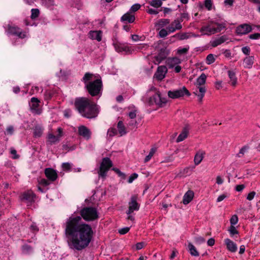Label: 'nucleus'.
<instances>
[{
	"label": "nucleus",
	"mask_w": 260,
	"mask_h": 260,
	"mask_svg": "<svg viewBox=\"0 0 260 260\" xmlns=\"http://www.w3.org/2000/svg\"><path fill=\"white\" fill-rule=\"evenodd\" d=\"M81 221L80 216H71L66 223V235L71 237V245L78 250H82L89 245L93 234L91 227L87 224H80Z\"/></svg>",
	"instance_id": "f257e3e1"
},
{
	"label": "nucleus",
	"mask_w": 260,
	"mask_h": 260,
	"mask_svg": "<svg viewBox=\"0 0 260 260\" xmlns=\"http://www.w3.org/2000/svg\"><path fill=\"white\" fill-rule=\"evenodd\" d=\"M74 105L79 113L87 118H95L98 114L96 105L87 98H76Z\"/></svg>",
	"instance_id": "f03ea898"
},
{
	"label": "nucleus",
	"mask_w": 260,
	"mask_h": 260,
	"mask_svg": "<svg viewBox=\"0 0 260 260\" xmlns=\"http://www.w3.org/2000/svg\"><path fill=\"white\" fill-rule=\"evenodd\" d=\"M144 99L150 105L155 104L159 107H163L167 103V99L162 97L160 93L153 87L147 91Z\"/></svg>",
	"instance_id": "7ed1b4c3"
},
{
	"label": "nucleus",
	"mask_w": 260,
	"mask_h": 260,
	"mask_svg": "<svg viewBox=\"0 0 260 260\" xmlns=\"http://www.w3.org/2000/svg\"><path fill=\"white\" fill-rule=\"evenodd\" d=\"M102 82L101 79H97L93 81L89 82L85 85L88 92L92 96L99 95L102 89Z\"/></svg>",
	"instance_id": "20e7f679"
},
{
	"label": "nucleus",
	"mask_w": 260,
	"mask_h": 260,
	"mask_svg": "<svg viewBox=\"0 0 260 260\" xmlns=\"http://www.w3.org/2000/svg\"><path fill=\"white\" fill-rule=\"evenodd\" d=\"M81 217L87 221H93L99 218L98 211L95 208L85 207L80 211Z\"/></svg>",
	"instance_id": "39448f33"
},
{
	"label": "nucleus",
	"mask_w": 260,
	"mask_h": 260,
	"mask_svg": "<svg viewBox=\"0 0 260 260\" xmlns=\"http://www.w3.org/2000/svg\"><path fill=\"white\" fill-rule=\"evenodd\" d=\"M112 162L108 157L103 158L101 163L100 169L98 172L99 176L105 178L107 175V173L112 166Z\"/></svg>",
	"instance_id": "423d86ee"
},
{
	"label": "nucleus",
	"mask_w": 260,
	"mask_h": 260,
	"mask_svg": "<svg viewBox=\"0 0 260 260\" xmlns=\"http://www.w3.org/2000/svg\"><path fill=\"white\" fill-rule=\"evenodd\" d=\"M185 94L188 96L190 95V93L185 87H183L181 88L174 90H169L168 92V95L171 99H177L183 96Z\"/></svg>",
	"instance_id": "0eeeda50"
},
{
	"label": "nucleus",
	"mask_w": 260,
	"mask_h": 260,
	"mask_svg": "<svg viewBox=\"0 0 260 260\" xmlns=\"http://www.w3.org/2000/svg\"><path fill=\"white\" fill-rule=\"evenodd\" d=\"M168 69L165 66H158L153 75V78L157 81H161L165 78Z\"/></svg>",
	"instance_id": "6e6552de"
},
{
	"label": "nucleus",
	"mask_w": 260,
	"mask_h": 260,
	"mask_svg": "<svg viewBox=\"0 0 260 260\" xmlns=\"http://www.w3.org/2000/svg\"><path fill=\"white\" fill-rule=\"evenodd\" d=\"M128 210L126 212L127 214H131L134 211H138L139 209V204L137 202V196H133L131 198V201L128 203Z\"/></svg>",
	"instance_id": "1a4fd4ad"
},
{
	"label": "nucleus",
	"mask_w": 260,
	"mask_h": 260,
	"mask_svg": "<svg viewBox=\"0 0 260 260\" xmlns=\"http://www.w3.org/2000/svg\"><path fill=\"white\" fill-rule=\"evenodd\" d=\"M8 33L16 36L19 38L24 39L26 37V34L17 26L9 25L8 29Z\"/></svg>",
	"instance_id": "9d476101"
},
{
	"label": "nucleus",
	"mask_w": 260,
	"mask_h": 260,
	"mask_svg": "<svg viewBox=\"0 0 260 260\" xmlns=\"http://www.w3.org/2000/svg\"><path fill=\"white\" fill-rule=\"evenodd\" d=\"M251 30V25L248 24H243L237 27L236 31L238 35H243L250 32Z\"/></svg>",
	"instance_id": "9b49d317"
},
{
	"label": "nucleus",
	"mask_w": 260,
	"mask_h": 260,
	"mask_svg": "<svg viewBox=\"0 0 260 260\" xmlns=\"http://www.w3.org/2000/svg\"><path fill=\"white\" fill-rule=\"evenodd\" d=\"M40 103V101L37 98L33 97L31 99L29 106L32 113L37 114L41 113V111L38 109Z\"/></svg>",
	"instance_id": "f8f14e48"
},
{
	"label": "nucleus",
	"mask_w": 260,
	"mask_h": 260,
	"mask_svg": "<svg viewBox=\"0 0 260 260\" xmlns=\"http://www.w3.org/2000/svg\"><path fill=\"white\" fill-rule=\"evenodd\" d=\"M35 194L31 190H28L23 192L21 196V200L29 203L35 201Z\"/></svg>",
	"instance_id": "ddd939ff"
},
{
	"label": "nucleus",
	"mask_w": 260,
	"mask_h": 260,
	"mask_svg": "<svg viewBox=\"0 0 260 260\" xmlns=\"http://www.w3.org/2000/svg\"><path fill=\"white\" fill-rule=\"evenodd\" d=\"M211 24H209L207 25L203 26L200 29V32L203 35H211L216 34L215 27L211 25Z\"/></svg>",
	"instance_id": "4468645a"
},
{
	"label": "nucleus",
	"mask_w": 260,
	"mask_h": 260,
	"mask_svg": "<svg viewBox=\"0 0 260 260\" xmlns=\"http://www.w3.org/2000/svg\"><path fill=\"white\" fill-rule=\"evenodd\" d=\"M78 134L86 140H89L91 137V132L86 126L81 125L78 127Z\"/></svg>",
	"instance_id": "2eb2a0df"
},
{
	"label": "nucleus",
	"mask_w": 260,
	"mask_h": 260,
	"mask_svg": "<svg viewBox=\"0 0 260 260\" xmlns=\"http://www.w3.org/2000/svg\"><path fill=\"white\" fill-rule=\"evenodd\" d=\"M197 89L193 92L198 98L199 102H202L203 99L205 95L206 89L205 86L196 85Z\"/></svg>",
	"instance_id": "dca6fc26"
},
{
	"label": "nucleus",
	"mask_w": 260,
	"mask_h": 260,
	"mask_svg": "<svg viewBox=\"0 0 260 260\" xmlns=\"http://www.w3.org/2000/svg\"><path fill=\"white\" fill-rule=\"evenodd\" d=\"M46 177L50 181H54L57 178L56 172L52 168L45 169L44 171Z\"/></svg>",
	"instance_id": "f3484780"
},
{
	"label": "nucleus",
	"mask_w": 260,
	"mask_h": 260,
	"mask_svg": "<svg viewBox=\"0 0 260 260\" xmlns=\"http://www.w3.org/2000/svg\"><path fill=\"white\" fill-rule=\"evenodd\" d=\"M182 26L181 24V21L178 19H175L173 21L171 25L167 28L169 32H174L176 30H180Z\"/></svg>",
	"instance_id": "a211bd4d"
},
{
	"label": "nucleus",
	"mask_w": 260,
	"mask_h": 260,
	"mask_svg": "<svg viewBox=\"0 0 260 260\" xmlns=\"http://www.w3.org/2000/svg\"><path fill=\"white\" fill-rule=\"evenodd\" d=\"M88 37L92 40H96L100 42L102 38V31L101 30H91L89 32Z\"/></svg>",
	"instance_id": "6ab92c4d"
},
{
	"label": "nucleus",
	"mask_w": 260,
	"mask_h": 260,
	"mask_svg": "<svg viewBox=\"0 0 260 260\" xmlns=\"http://www.w3.org/2000/svg\"><path fill=\"white\" fill-rule=\"evenodd\" d=\"M180 59L178 57L169 58L166 61V64L170 69H172L176 66L179 64L181 63Z\"/></svg>",
	"instance_id": "aec40b11"
},
{
	"label": "nucleus",
	"mask_w": 260,
	"mask_h": 260,
	"mask_svg": "<svg viewBox=\"0 0 260 260\" xmlns=\"http://www.w3.org/2000/svg\"><path fill=\"white\" fill-rule=\"evenodd\" d=\"M224 242L226 246L227 249L230 251L232 252H235L237 250V245L230 239H225L224 240Z\"/></svg>",
	"instance_id": "412c9836"
},
{
	"label": "nucleus",
	"mask_w": 260,
	"mask_h": 260,
	"mask_svg": "<svg viewBox=\"0 0 260 260\" xmlns=\"http://www.w3.org/2000/svg\"><path fill=\"white\" fill-rule=\"evenodd\" d=\"M194 193L191 190H188L184 195L182 202L184 205L188 204L193 199Z\"/></svg>",
	"instance_id": "4be33fe9"
},
{
	"label": "nucleus",
	"mask_w": 260,
	"mask_h": 260,
	"mask_svg": "<svg viewBox=\"0 0 260 260\" xmlns=\"http://www.w3.org/2000/svg\"><path fill=\"white\" fill-rule=\"evenodd\" d=\"M205 154V152L203 150H199L196 153L194 157V163L196 165H198L202 162Z\"/></svg>",
	"instance_id": "5701e85b"
},
{
	"label": "nucleus",
	"mask_w": 260,
	"mask_h": 260,
	"mask_svg": "<svg viewBox=\"0 0 260 260\" xmlns=\"http://www.w3.org/2000/svg\"><path fill=\"white\" fill-rule=\"evenodd\" d=\"M228 40V38L225 36H222L211 42V45L212 47H215Z\"/></svg>",
	"instance_id": "b1692460"
},
{
	"label": "nucleus",
	"mask_w": 260,
	"mask_h": 260,
	"mask_svg": "<svg viewBox=\"0 0 260 260\" xmlns=\"http://www.w3.org/2000/svg\"><path fill=\"white\" fill-rule=\"evenodd\" d=\"M228 76L230 78L229 83L233 87H235L237 83V78L236 74L233 71L229 70L228 72Z\"/></svg>",
	"instance_id": "393cba45"
},
{
	"label": "nucleus",
	"mask_w": 260,
	"mask_h": 260,
	"mask_svg": "<svg viewBox=\"0 0 260 260\" xmlns=\"http://www.w3.org/2000/svg\"><path fill=\"white\" fill-rule=\"evenodd\" d=\"M254 63V57L248 56L245 57L243 60L244 67L245 68L251 69Z\"/></svg>",
	"instance_id": "a878e982"
},
{
	"label": "nucleus",
	"mask_w": 260,
	"mask_h": 260,
	"mask_svg": "<svg viewBox=\"0 0 260 260\" xmlns=\"http://www.w3.org/2000/svg\"><path fill=\"white\" fill-rule=\"evenodd\" d=\"M170 23V20L168 19H161L158 20L155 23V27L157 29H160L163 27L166 26Z\"/></svg>",
	"instance_id": "bb28decb"
},
{
	"label": "nucleus",
	"mask_w": 260,
	"mask_h": 260,
	"mask_svg": "<svg viewBox=\"0 0 260 260\" xmlns=\"http://www.w3.org/2000/svg\"><path fill=\"white\" fill-rule=\"evenodd\" d=\"M47 138H48L47 142L50 145H52L56 142H59V139H60L59 136H56L54 135L53 134H52V133H49L48 134Z\"/></svg>",
	"instance_id": "cd10ccee"
},
{
	"label": "nucleus",
	"mask_w": 260,
	"mask_h": 260,
	"mask_svg": "<svg viewBox=\"0 0 260 260\" xmlns=\"http://www.w3.org/2000/svg\"><path fill=\"white\" fill-rule=\"evenodd\" d=\"M166 58V55L164 53L160 52L154 57L153 62L155 64H158Z\"/></svg>",
	"instance_id": "c85d7f7f"
},
{
	"label": "nucleus",
	"mask_w": 260,
	"mask_h": 260,
	"mask_svg": "<svg viewBox=\"0 0 260 260\" xmlns=\"http://www.w3.org/2000/svg\"><path fill=\"white\" fill-rule=\"evenodd\" d=\"M121 20L122 21H127L129 23H133L135 20V17L134 15L127 13L121 17Z\"/></svg>",
	"instance_id": "c756f323"
},
{
	"label": "nucleus",
	"mask_w": 260,
	"mask_h": 260,
	"mask_svg": "<svg viewBox=\"0 0 260 260\" xmlns=\"http://www.w3.org/2000/svg\"><path fill=\"white\" fill-rule=\"evenodd\" d=\"M207 76L204 73H202L197 79L196 85L204 86L206 83Z\"/></svg>",
	"instance_id": "7c9ffc66"
},
{
	"label": "nucleus",
	"mask_w": 260,
	"mask_h": 260,
	"mask_svg": "<svg viewBox=\"0 0 260 260\" xmlns=\"http://www.w3.org/2000/svg\"><path fill=\"white\" fill-rule=\"evenodd\" d=\"M188 134V131L186 128H184L182 132L178 136L177 138V142H180L183 141L185 138H187Z\"/></svg>",
	"instance_id": "2f4dec72"
},
{
	"label": "nucleus",
	"mask_w": 260,
	"mask_h": 260,
	"mask_svg": "<svg viewBox=\"0 0 260 260\" xmlns=\"http://www.w3.org/2000/svg\"><path fill=\"white\" fill-rule=\"evenodd\" d=\"M117 128L120 136L124 135L126 134L125 127L122 121H119L117 123Z\"/></svg>",
	"instance_id": "473e14b6"
},
{
	"label": "nucleus",
	"mask_w": 260,
	"mask_h": 260,
	"mask_svg": "<svg viewBox=\"0 0 260 260\" xmlns=\"http://www.w3.org/2000/svg\"><path fill=\"white\" fill-rule=\"evenodd\" d=\"M172 37H176L179 40H183L188 39L189 35L187 32L178 33L174 35Z\"/></svg>",
	"instance_id": "72a5a7b5"
},
{
	"label": "nucleus",
	"mask_w": 260,
	"mask_h": 260,
	"mask_svg": "<svg viewBox=\"0 0 260 260\" xmlns=\"http://www.w3.org/2000/svg\"><path fill=\"white\" fill-rule=\"evenodd\" d=\"M188 248L191 255L194 256H198L199 255V253L197 250L196 247L191 243L188 244Z\"/></svg>",
	"instance_id": "f704fd0d"
},
{
	"label": "nucleus",
	"mask_w": 260,
	"mask_h": 260,
	"mask_svg": "<svg viewBox=\"0 0 260 260\" xmlns=\"http://www.w3.org/2000/svg\"><path fill=\"white\" fill-rule=\"evenodd\" d=\"M93 74L90 73H86L82 78V81L85 84L88 83V81L92 80L93 77Z\"/></svg>",
	"instance_id": "c9c22d12"
},
{
	"label": "nucleus",
	"mask_w": 260,
	"mask_h": 260,
	"mask_svg": "<svg viewBox=\"0 0 260 260\" xmlns=\"http://www.w3.org/2000/svg\"><path fill=\"white\" fill-rule=\"evenodd\" d=\"M156 151V148L155 147H153L150 149V151L149 153V154L147 155L145 159H144V162H147L149 160H150V159L152 158V157L153 156L155 152Z\"/></svg>",
	"instance_id": "e433bc0d"
},
{
	"label": "nucleus",
	"mask_w": 260,
	"mask_h": 260,
	"mask_svg": "<svg viewBox=\"0 0 260 260\" xmlns=\"http://www.w3.org/2000/svg\"><path fill=\"white\" fill-rule=\"evenodd\" d=\"M43 134V129L39 126H36L34 129V135L36 137H40Z\"/></svg>",
	"instance_id": "4c0bfd02"
},
{
	"label": "nucleus",
	"mask_w": 260,
	"mask_h": 260,
	"mask_svg": "<svg viewBox=\"0 0 260 260\" xmlns=\"http://www.w3.org/2000/svg\"><path fill=\"white\" fill-rule=\"evenodd\" d=\"M161 1L162 0H151V1L149 2V4L153 7L159 8L162 4Z\"/></svg>",
	"instance_id": "58836bf2"
},
{
	"label": "nucleus",
	"mask_w": 260,
	"mask_h": 260,
	"mask_svg": "<svg viewBox=\"0 0 260 260\" xmlns=\"http://www.w3.org/2000/svg\"><path fill=\"white\" fill-rule=\"evenodd\" d=\"M40 14V11L38 9H32L31 10V18L35 19L39 17Z\"/></svg>",
	"instance_id": "ea45409f"
},
{
	"label": "nucleus",
	"mask_w": 260,
	"mask_h": 260,
	"mask_svg": "<svg viewBox=\"0 0 260 260\" xmlns=\"http://www.w3.org/2000/svg\"><path fill=\"white\" fill-rule=\"evenodd\" d=\"M248 149H249V147L248 146H243L240 150L239 152L237 154V156L238 157H242Z\"/></svg>",
	"instance_id": "a19ab883"
},
{
	"label": "nucleus",
	"mask_w": 260,
	"mask_h": 260,
	"mask_svg": "<svg viewBox=\"0 0 260 260\" xmlns=\"http://www.w3.org/2000/svg\"><path fill=\"white\" fill-rule=\"evenodd\" d=\"M214 24L217 25V27H215L216 33L221 31L225 27V24L224 23H214Z\"/></svg>",
	"instance_id": "79ce46f5"
},
{
	"label": "nucleus",
	"mask_w": 260,
	"mask_h": 260,
	"mask_svg": "<svg viewBox=\"0 0 260 260\" xmlns=\"http://www.w3.org/2000/svg\"><path fill=\"white\" fill-rule=\"evenodd\" d=\"M22 251L25 254L30 253L32 252V248L28 245H25L22 247Z\"/></svg>",
	"instance_id": "37998d69"
},
{
	"label": "nucleus",
	"mask_w": 260,
	"mask_h": 260,
	"mask_svg": "<svg viewBox=\"0 0 260 260\" xmlns=\"http://www.w3.org/2000/svg\"><path fill=\"white\" fill-rule=\"evenodd\" d=\"M63 171H70L72 168V165L69 162H64L61 165Z\"/></svg>",
	"instance_id": "c03bdc74"
},
{
	"label": "nucleus",
	"mask_w": 260,
	"mask_h": 260,
	"mask_svg": "<svg viewBox=\"0 0 260 260\" xmlns=\"http://www.w3.org/2000/svg\"><path fill=\"white\" fill-rule=\"evenodd\" d=\"M215 59L214 58V56L212 54H210L208 55L206 57L207 63L208 64L213 63L215 61Z\"/></svg>",
	"instance_id": "a18cd8bd"
},
{
	"label": "nucleus",
	"mask_w": 260,
	"mask_h": 260,
	"mask_svg": "<svg viewBox=\"0 0 260 260\" xmlns=\"http://www.w3.org/2000/svg\"><path fill=\"white\" fill-rule=\"evenodd\" d=\"M238 221V218L236 215H234L232 216L230 219V223L231 225H234L237 223Z\"/></svg>",
	"instance_id": "49530a36"
},
{
	"label": "nucleus",
	"mask_w": 260,
	"mask_h": 260,
	"mask_svg": "<svg viewBox=\"0 0 260 260\" xmlns=\"http://www.w3.org/2000/svg\"><path fill=\"white\" fill-rule=\"evenodd\" d=\"M168 32L166 29H161L159 32V36L160 38H165L168 36Z\"/></svg>",
	"instance_id": "de8ad7c7"
},
{
	"label": "nucleus",
	"mask_w": 260,
	"mask_h": 260,
	"mask_svg": "<svg viewBox=\"0 0 260 260\" xmlns=\"http://www.w3.org/2000/svg\"><path fill=\"white\" fill-rule=\"evenodd\" d=\"M140 7H141V5L140 4H135L131 7V8L130 9V11L131 12H136L140 8Z\"/></svg>",
	"instance_id": "09e8293b"
},
{
	"label": "nucleus",
	"mask_w": 260,
	"mask_h": 260,
	"mask_svg": "<svg viewBox=\"0 0 260 260\" xmlns=\"http://www.w3.org/2000/svg\"><path fill=\"white\" fill-rule=\"evenodd\" d=\"M130 228L125 227L118 230V233L121 235H124L129 232Z\"/></svg>",
	"instance_id": "8fccbe9b"
},
{
	"label": "nucleus",
	"mask_w": 260,
	"mask_h": 260,
	"mask_svg": "<svg viewBox=\"0 0 260 260\" xmlns=\"http://www.w3.org/2000/svg\"><path fill=\"white\" fill-rule=\"evenodd\" d=\"M229 231L232 236H233L235 234H237L238 233V231L236 230V228L234 225H231L229 230Z\"/></svg>",
	"instance_id": "3c124183"
},
{
	"label": "nucleus",
	"mask_w": 260,
	"mask_h": 260,
	"mask_svg": "<svg viewBox=\"0 0 260 260\" xmlns=\"http://www.w3.org/2000/svg\"><path fill=\"white\" fill-rule=\"evenodd\" d=\"M188 48H179L177 49V53L178 54H185L188 52Z\"/></svg>",
	"instance_id": "603ef678"
},
{
	"label": "nucleus",
	"mask_w": 260,
	"mask_h": 260,
	"mask_svg": "<svg viewBox=\"0 0 260 260\" xmlns=\"http://www.w3.org/2000/svg\"><path fill=\"white\" fill-rule=\"evenodd\" d=\"M137 122L134 119H132L128 123V126H130L132 129L137 127Z\"/></svg>",
	"instance_id": "864d4df0"
},
{
	"label": "nucleus",
	"mask_w": 260,
	"mask_h": 260,
	"mask_svg": "<svg viewBox=\"0 0 260 260\" xmlns=\"http://www.w3.org/2000/svg\"><path fill=\"white\" fill-rule=\"evenodd\" d=\"M50 184V182L45 179H42L39 181V184L43 186H47Z\"/></svg>",
	"instance_id": "5fc2aeb1"
},
{
	"label": "nucleus",
	"mask_w": 260,
	"mask_h": 260,
	"mask_svg": "<svg viewBox=\"0 0 260 260\" xmlns=\"http://www.w3.org/2000/svg\"><path fill=\"white\" fill-rule=\"evenodd\" d=\"M212 6V3L211 0H205V6L208 10H210L211 9Z\"/></svg>",
	"instance_id": "6e6d98bb"
},
{
	"label": "nucleus",
	"mask_w": 260,
	"mask_h": 260,
	"mask_svg": "<svg viewBox=\"0 0 260 260\" xmlns=\"http://www.w3.org/2000/svg\"><path fill=\"white\" fill-rule=\"evenodd\" d=\"M44 3L45 5L48 7H51L55 5L54 0H45Z\"/></svg>",
	"instance_id": "4d7b16f0"
},
{
	"label": "nucleus",
	"mask_w": 260,
	"mask_h": 260,
	"mask_svg": "<svg viewBox=\"0 0 260 260\" xmlns=\"http://www.w3.org/2000/svg\"><path fill=\"white\" fill-rule=\"evenodd\" d=\"M115 48L117 51L121 52L122 51H126V47H120V45L115 43L114 44Z\"/></svg>",
	"instance_id": "13d9d810"
},
{
	"label": "nucleus",
	"mask_w": 260,
	"mask_h": 260,
	"mask_svg": "<svg viewBox=\"0 0 260 260\" xmlns=\"http://www.w3.org/2000/svg\"><path fill=\"white\" fill-rule=\"evenodd\" d=\"M137 110H134L133 111L130 112L128 115L131 119H134L136 117Z\"/></svg>",
	"instance_id": "bf43d9fd"
},
{
	"label": "nucleus",
	"mask_w": 260,
	"mask_h": 260,
	"mask_svg": "<svg viewBox=\"0 0 260 260\" xmlns=\"http://www.w3.org/2000/svg\"><path fill=\"white\" fill-rule=\"evenodd\" d=\"M138 177V175L136 173H133L128 178V182L131 183L133 181Z\"/></svg>",
	"instance_id": "052dcab7"
},
{
	"label": "nucleus",
	"mask_w": 260,
	"mask_h": 260,
	"mask_svg": "<svg viewBox=\"0 0 260 260\" xmlns=\"http://www.w3.org/2000/svg\"><path fill=\"white\" fill-rule=\"evenodd\" d=\"M242 51L244 54L246 55H249L250 53V49L248 46L243 47L242 48Z\"/></svg>",
	"instance_id": "680f3d73"
},
{
	"label": "nucleus",
	"mask_w": 260,
	"mask_h": 260,
	"mask_svg": "<svg viewBox=\"0 0 260 260\" xmlns=\"http://www.w3.org/2000/svg\"><path fill=\"white\" fill-rule=\"evenodd\" d=\"M249 38L251 39L255 40L258 39L260 38V34L259 33H255L253 34H251L249 36Z\"/></svg>",
	"instance_id": "e2e57ef3"
},
{
	"label": "nucleus",
	"mask_w": 260,
	"mask_h": 260,
	"mask_svg": "<svg viewBox=\"0 0 260 260\" xmlns=\"http://www.w3.org/2000/svg\"><path fill=\"white\" fill-rule=\"evenodd\" d=\"M195 241L199 244H201L205 241V239L202 237H197L195 238Z\"/></svg>",
	"instance_id": "0e129e2a"
},
{
	"label": "nucleus",
	"mask_w": 260,
	"mask_h": 260,
	"mask_svg": "<svg viewBox=\"0 0 260 260\" xmlns=\"http://www.w3.org/2000/svg\"><path fill=\"white\" fill-rule=\"evenodd\" d=\"M113 170L117 173V174L120 177H122L123 179L125 178V175L124 173H122L118 169L113 168Z\"/></svg>",
	"instance_id": "69168bd1"
},
{
	"label": "nucleus",
	"mask_w": 260,
	"mask_h": 260,
	"mask_svg": "<svg viewBox=\"0 0 260 260\" xmlns=\"http://www.w3.org/2000/svg\"><path fill=\"white\" fill-rule=\"evenodd\" d=\"M64 116L67 118H69L72 114V111L70 109H66L63 112Z\"/></svg>",
	"instance_id": "338daca9"
},
{
	"label": "nucleus",
	"mask_w": 260,
	"mask_h": 260,
	"mask_svg": "<svg viewBox=\"0 0 260 260\" xmlns=\"http://www.w3.org/2000/svg\"><path fill=\"white\" fill-rule=\"evenodd\" d=\"M255 195V192L254 191L250 192L247 196V199L248 200L251 201L252 200Z\"/></svg>",
	"instance_id": "774afa93"
}]
</instances>
